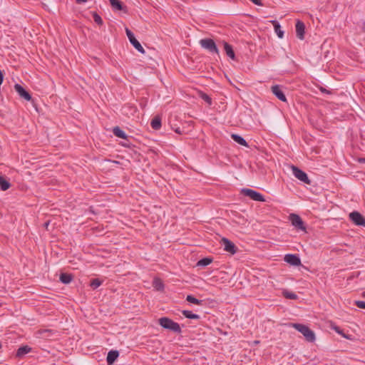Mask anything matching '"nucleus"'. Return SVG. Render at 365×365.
<instances>
[{"label": "nucleus", "instance_id": "9d476101", "mask_svg": "<svg viewBox=\"0 0 365 365\" xmlns=\"http://www.w3.org/2000/svg\"><path fill=\"white\" fill-rule=\"evenodd\" d=\"M14 89L20 96V97L25 99L26 101H29L32 99L31 94L20 84L16 83L14 85Z\"/></svg>", "mask_w": 365, "mask_h": 365}, {"label": "nucleus", "instance_id": "2f4dec72", "mask_svg": "<svg viewBox=\"0 0 365 365\" xmlns=\"http://www.w3.org/2000/svg\"><path fill=\"white\" fill-rule=\"evenodd\" d=\"M355 304L361 309H365V302L364 301H355Z\"/></svg>", "mask_w": 365, "mask_h": 365}, {"label": "nucleus", "instance_id": "f8f14e48", "mask_svg": "<svg viewBox=\"0 0 365 365\" xmlns=\"http://www.w3.org/2000/svg\"><path fill=\"white\" fill-rule=\"evenodd\" d=\"M284 261L293 266H299L301 264V259L298 255L294 254H287L284 256Z\"/></svg>", "mask_w": 365, "mask_h": 365}, {"label": "nucleus", "instance_id": "bb28decb", "mask_svg": "<svg viewBox=\"0 0 365 365\" xmlns=\"http://www.w3.org/2000/svg\"><path fill=\"white\" fill-rule=\"evenodd\" d=\"M273 24H274V31H275L276 34H277L278 37L280 38H282L284 36V31L281 30V26H280L279 24L277 21H274Z\"/></svg>", "mask_w": 365, "mask_h": 365}, {"label": "nucleus", "instance_id": "72a5a7b5", "mask_svg": "<svg viewBox=\"0 0 365 365\" xmlns=\"http://www.w3.org/2000/svg\"><path fill=\"white\" fill-rule=\"evenodd\" d=\"M76 3L78 4H83L87 1V0H76Z\"/></svg>", "mask_w": 365, "mask_h": 365}, {"label": "nucleus", "instance_id": "f704fd0d", "mask_svg": "<svg viewBox=\"0 0 365 365\" xmlns=\"http://www.w3.org/2000/svg\"><path fill=\"white\" fill-rule=\"evenodd\" d=\"M51 331L49 330V329H44L43 331H41V334H46V333H48V332H51Z\"/></svg>", "mask_w": 365, "mask_h": 365}, {"label": "nucleus", "instance_id": "2eb2a0df", "mask_svg": "<svg viewBox=\"0 0 365 365\" xmlns=\"http://www.w3.org/2000/svg\"><path fill=\"white\" fill-rule=\"evenodd\" d=\"M31 351V348L28 345L22 346L18 349L16 356L19 358H21L26 354H29Z\"/></svg>", "mask_w": 365, "mask_h": 365}, {"label": "nucleus", "instance_id": "4c0bfd02", "mask_svg": "<svg viewBox=\"0 0 365 365\" xmlns=\"http://www.w3.org/2000/svg\"><path fill=\"white\" fill-rule=\"evenodd\" d=\"M361 296L365 298V291L362 292Z\"/></svg>", "mask_w": 365, "mask_h": 365}, {"label": "nucleus", "instance_id": "ea45409f", "mask_svg": "<svg viewBox=\"0 0 365 365\" xmlns=\"http://www.w3.org/2000/svg\"><path fill=\"white\" fill-rule=\"evenodd\" d=\"M175 132L180 133V130L178 129H177Z\"/></svg>", "mask_w": 365, "mask_h": 365}, {"label": "nucleus", "instance_id": "5701e85b", "mask_svg": "<svg viewBox=\"0 0 365 365\" xmlns=\"http://www.w3.org/2000/svg\"><path fill=\"white\" fill-rule=\"evenodd\" d=\"M182 314L185 317L190 319H199L200 318L198 314H193L191 311L188 310H182Z\"/></svg>", "mask_w": 365, "mask_h": 365}, {"label": "nucleus", "instance_id": "39448f33", "mask_svg": "<svg viewBox=\"0 0 365 365\" xmlns=\"http://www.w3.org/2000/svg\"><path fill=\"white\" fill-rule=\"evenodd\" d=\"M292 173H293V175H294V177L296 178H297L299 180L303 182L304 183H305L307 185H311L312 182H311L310 179L309 178L307 174L302 170L293 165L292 166Z\"/></svg>", "mask_w": 365, "mask_h": 365}, {"label": "nucleus", "instance_id": "b1692460", "mask_svg": "<svg viewBox=\"0 0 365 365\" xmlns=\"http://www.w3.org/2000/svg\"><path fill=\"white\" fill-rule=\"evenodd\" d=\"M212 262V258H211V257H204V258L200 259L197 262V266H198V267H206V266L209 265L210 264H211Z\"/></svg>", "mask_w": 365, "mask_h": 365}, {"label": "nucleus", "instance_id": "20e7f679", "mask_svg": "<svg viewBox=\"0 0 365 365\" xmlns=\"http://www.w3.org/2000/svg\"><path fill=\"white\" fill-rule=\"evenodd\" d=\"M241 192L244 195L249 197L250 199L255 201L265 202L264 197L260 192H257L256 190L250 188H243L242 189Z\"/></svg>", "mask_w": 365, "mask_h": 365}, {"label": "nucleus", "instance_id": "c9c22d12", "mask_svg": "<svg viewBox=\"0 0 365 365\" xmlns=\"http://www.w3.org/2000/svg\"><path fill=\"white\" fill-rule=\"evenodd\" d=\"M122 145H123V146H125V147H128V148H129V147H130V145H129L128 143H123Z\"/></svg>", "mask_w": 365, "mask_h": 365}, {"label": "nucleus", "instance_id": "c756f323", "mask_svg": "<svg viewBox=\"0 0 365 365\" xmlns=\"http://www.w3.org/2000/svg\"><path fill=\"white\" fill-rule=\"evenodd\" d=\"M200 97L205 101L209 106H211L212 103V98L205 93L200 92Z\"/></svg>", "mask_w": 365, "mask_h": 365}, {"label": "nucleus", "instance_id": "ddd939ff", "mask_svg": "<svg viewBox=\"0 0 365 365\" xmlns=\"http://www.w3.org/2000/svg\"><path fill=\"white\" fill-rule=\"evenodd\" d=\"M296 35L298 38L300 40H303L304 38V34H305V25L304 24L300 21L297 20L296 25Z\"/></svg>", "mask_w": 365, "mask_h": 365}, {"label": "nucleus", "instance_id": "a211bd4d", "mask_svg": "<svg viewBox=\"0 0 365 365\" xmlns=\"http://www.w3.org/2000/svg\"><path fill=\"white\" fill-rule=\"evenodd\" d=\"M112 8L116 11H123L125 8L120 0H109Z\"/></svg>", "mask_w": 365, "mask_h": 365}, {"label": "nucleus", "instance_id": "e433bc0d", "mask_svg": "<svg viewBox=\"0 0 365 365\" xmlns=\"http://www.w3.org/2000/svg\"><path fill=\"white\" fill-rule=\"evenodd\" d=\"M335 331L337 332V333H341L340 330H339V327H335Z\"/></svg>", "mask_w": 365, "mask_h": 365}, {"label": "nucleus", "instance_id": "7ed1b4c3", "mask_svg": "<svg viewBox=\"0 0 365 365\" xmlns=\"http://www.w3.org/2000/svg\"><path fill=\"white\" fill-rule=\"evenodd\" d=\"M200 46L211 53H219V49L212 38H203L200 41Z\"/></svg>", "mask_w": 365, "mask_h": 365}, {"label": "nucleus", "instance_id": "cd10ccee", "mask_svg": "<svg viewBox=\"0 0 365 365\" xmlns=\"http://www.w3.org/2000/svg\"><path fill=\"white\" fill-rule=\"evenodd\" d=\"M103 284V280L99 279L98 278H95L91 279L90 282V286L92 289H96L98 287H100Z\"/></svg>", "mask_w": 365, "mask_h": 365}, {"label": "nucleus", "instance_id": "1a4fd4ad", "mask_svg": "<svg viewBox=\"0 0 365 365\" xmlns=\"http://www.w3.org/2000/svg\"><path fill=\"white\" fill-rule=\"evenodd\" d=\"M221 245L224 246V250L226 252L232 255H235L238 251V248L236 245L232 241L225 237H223L221 240Z\"/></svg>", "mask_w": 365, "mask_h": 365}, {"label": "nucleus", "instance_id": "a19ab883", "mask_svg": "<svg viewBox=\"0 0 365 365\" xmlns=\"http://www.w3.org/2000/svg\"><path fill=\"white\" fill-rule=\"evenodd\" d=\"M1 348V344L0 343V349Z\"/></svg>", "mask_w": 365, "mask_h": 365}, {"label": "nucleus", "instance_id": "7c9ffc66", "mask_svg": "<svg viewBox=\"0 0 365 365\" xmlns=\"http://www.w3.org/2000/svg\"><path fill=\"white\" fill-rule=\"evenodd\" d=\"M93 21L99 26H101L103 23L101 17L96 12L93 13Z\"/></svg>", "mask_w": 365, "mask_h": 365}, {"label": "nucleus", "instance_id": "f03ea898", "mask_svg": "<svg viewBox=\"0 0 365 365\" xmlns=\"http://www.w3.org/2000/svg\"><path fill=\"white\" fill-rule=\"evenodd\" d=\"M292 327L302 334L307 341L314 342L315 341V334L308 326L302 324L293 323L292 324Z\"/></svg>", "mask_w": 365, "mask_h": 365}, {"label": "nucleus", "instance_id": "9b49d317", "mask_svg": "<svg viewBox=\"0 0 365 365\" xmlns=\"http://www.w3.org/2000/svg\"><path fill=\"white\" fill-rule=\"evenodd\" d=\"M272 93L280 101L283 102L287 101V98L284 93L282 87L279 85H274L271 87Z\"/></svg>", "mask_w": 365, "mask_h": 365}, {"label": "nucleus", "instance_id": "f257e3e1", "mask_svg": "<svg viewBox=\"0 0 365 365\" xmlns=\"http://www.w3.org/2000/svg\"><path fill=\"white\" fill-rule=\"evenodd\" d=\"M158 324L165 329L170 330L175 334H180L182 332L180 324L171 319L163 317L158 319Z\"/></svg>", "mask_w": 365, "mask_h": 365}, {"label": "nucleus", "instance_id": "aec40b11", "mask_svg": "<svg viewBox=\"0 0 365 365\" xmlns=\"http://www.w3.org/2000/svg\"><path fill=\"white\" fill-rule=\"evenodd\" d=\"M150 125L154 130H159L161 128V118L160 116L154 117L150 122Z\"/></svg>", "mask_w": 365, "mask_h": 365}, {"label": "nucleus", "instance_id": "423d86ee", "mask_svg": "<svg viewBox=\"0 0 365 365\" xmlns=\"http://www.w3.org/2000/svg\"><path fill=\"white\" fill-rule=\"evenodd\" d=\"M289 220L292 225L298 230L305 231L306 227L302 219L297 214H290Z\"/></svg>", "mask_w": 365, "mask_h": 365}, {"label": "nucleus", "instance_id": "0eeeda50", "mask_svg": "<svg viewBox=\"0 0 365 365\" xmlns=\"http://www.w3.org/2000/svg\"><path fill=\"white\" fill-rule=\"evenodd\" d=\"M125 32L130 43L134 46V48L140 53H145V50L143 47L141 46L140 42L135 38L133 33L128 28L125 29Z\"/></svg>", "mask_w": 365, "mask_h": 365}, {"label": "nucleus", "instance_id": "6e6552de", "mask_svg": "<svg viewBox=\"0 0 365 365\" xmlns=\"http://www.w3.org/2000/svg\"><path fill=\"white\" fill-rule=\"evenodd\" d=\"M349 219L354 225L365 227V217L360 212L353 211L349 214Z\"/></svg>", "mask_w": 365, "mask_h": 365}, {"label": "nucleus", "instance_id": "dca6fc26", "mask_svg": "<svg viewBox=\"0 0 365 365\" xmlns=\"http://www.w3.org/2000/svg\"><path fill=\"white\" fill-rule=\"evenodd\" d=\"M224 48L226 52V54L228 57H230L231 59L235 60V54L234 52V50L232 48V46L229 44L227 42H224Z\"/></svg>", "mask_w": 365, "mask_h": 365}, {"label": "nucleus", "instance_id": "4468645a", "mask_svg": "<svg viewBox=\"0 0 365 365\" xmlns=\"http://www.w3.org/2000/svg\"><path fill=\"white\" fill-rule=\"evenodd\" d=\"M119 356V352L116 350H110L107 355L106 361L108 365H112Z\"/></svg>", "mask_w": 365, "mask_h": 365}, {"label": "nucleus", "instance_id": "f3484780", "mask_svg": "<svg viewBox=\"0 0 365 365\" xmlns=\"http://www.w3.org/2000/svg\"><path fill=\"white\" fill-rule=\"evenodd\" d=\"M113 133L118 138L127 140L128 135L125 133L118 126H115L113 128Z\"/></svg>", "mask_w": 365, "mask_h": 365}, {"label": "nucleus", "instance_id": "6ab92c4d", "mask_svg": "<svg viewBox=\"0 0 365 365\" xmlns=\"http://www.w3.org/2000/svg\"><path fill=\"white\" fill-rule=\"evenodd\" d=\"M231 138L237 143H238V144H240L241 145L245 146V147H248V144H247V141L242 136H240V135H238V134H232L231 135Z\"/></svg>", "mask_w": 365, "mask_h": 365}, {"label": "nucleus", "instance_id": "58836bf2", "mask_svg": "<svg viewBox=\"0 0 365 365\" xmlns=\"http://www.w3.org/2000/svg\"><path fill=\"white\" fill-rule=\"evenodd\" d=\"M359 161H360V162H365V158H361V159H360V160H359Z\"/></svg>", "mask_w": 365, "mask_h": 365}, {"label": "nucleus", "instance_id": "473e14b6", "mask_svg": "<svg viewBox=\"0 0 365 365\" xmlns=\"http://www.w3.org/2000/svg\"><path fill=\"white\" fill-rule=\"evenodd\" d=\"M319 90L323 93H327V94H331V92L330 91L327 90L325 88H323V87H320Z\"/></svg>", "mask_w": 365, "mask_h": 365}, {"label": "nucleus", "instance_id": "393cba45", "mask_svg": "<svg viewBox=\"0 0 365 365\" xmlns=\"http://www.w3.org/2000/svg\"><path fill=\"white\" fill-rule=\"evenodd\" d=\"M186 301H187L190 303H192V304H197V305H200V306L203 304V301L202 300H200V299L195 298L192 295H187L186 297Z\"/></svg>", "mask_w": 365, "mask_h": 365}, {"label": "nucleus", "instance_id": "4be33fe9", "mask_svg": "<svg viewBox=\"0 0 365 365\" xmlns=\"http://www.w3.org/2000/svg\"><path fill=\"white\" fill-rule=\"evenodd\" d=\"M11 183L4 179V177L0 176V187L2 191H6L11 187Z\"/></svg>", "mask_w": 365, "mask_h": 365}, {"label": "nucleus", "instance_id": "412c9836", "mask_svg": "<svg viewBox=\"0 0 365 365\" xmlns=\"http://www.w3.org/2000/svg\"><path fill=\"white\" fill-rule=\"evenodd\" d=\"M73 279V276L68 273H61L60 274V281L65 284H69Z\"/></svg>", "mask_w": 365, "mask_h": 365}, {"label": "nucleus", "instance_id": "c85d7f7f", "mask_svg": "<svg viewBox=\"0 0 365 365\" xmlns=\"http://www.w3.org/2000/svg\"><path fill=\"white\" fill-rule=\"evenodd\" d=\"M153 287L158 291H161L164 289V284L160 279H154Z\"/></svg>", "mask_w": 365, "mask_h": 365}, {"label": "nucleus", "instance_id": "a878e982", "mask_svg": "<svg viewBox=\"0 0 365 365\" xmlns=\"http://www.w3.org/2000/svg\"><path fill=\"white\" fill-rule=\"evenodd\" d=\"M282 295L284 297L289 299L296 300L298 299V296L295 293L286 289L282 292Z\"/></svg>", "mask_w": 365, "mask_h": 365}]
</instances>
